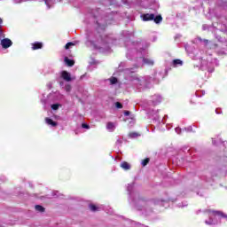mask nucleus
Segmentation results:
<instances>
[{"instance_id":"f257e3e1","label":"nucleus","mask_w":227,"mask_h":227,"mask_svg":"<svg viewBox=\"0 0 227 227\" xmlns=\"http://www.w3.org/2000/svg\"><path fill=\"white\" fill-rule=\"evenodd\" d=\"M109 43H111V37L109 36L102 37V35H98L97 40H95L93 38V34L87 35L86 45H90L91 47H94V49L100 51V52H111V46H109Z\"/></svg>"},{"instance_id":"f03ea898","label":"nucleus","mask_w":227,"mask_h":227,"mask_svg":"<svg viewBox=\"0 0 227 227\" xmlns=\"http://www.w3.org/2000/svg\"><path fill=\"white\" fill-rule=\"evenodd\" d=\"M137 182L135 181L128 184L127 191L129 192V202L134 208L137 210H143V195H141V192H137Z\"/></svg>"},{"instance_id":"7ed1b4c3","label":"nucleus","mask_w":227,"mask_h":227,"mask_svg":"<svg viewBox=\"0 0 227 227\" xmlns=\"http://www.w3.org/2000/svg\"><path fill=\"white\" fill-rule=\"evenodd\" d=\"M164 79V72H159L154 74L153 79L151 76H145L144 77V84H143V89L144 90H150L151 88L153 87V82L155 84H159L160 81Z\"/></svg>"},{"instance_id":"20e7f679","label":"nucleus","mask_w":227,"mask_h":227,"mask_svg":"<svg viewBox=\"0 0 227 227\" xmlns=\"http://www.w3.org/2000/svg\"><path fill=\"white\" fill-rule=\"evenodd\" d=\"M162 102V96L160 94H154L149 98L148 100L144 101V106H159Z\"/></svg>"},{"instance_id":"39448f33","label":"nucleus","mask_w":227,"mask_h":227,"mask_svg":"<svg viewBox=\"0 0 227 227\" xmlns=\"http://www.w3.org/2000/svg\"><path fill=\"white\" fill-rule=\"evenodd\" d=\"M143 20L144 22L153 20L155 24H160V22H162V16L161 15L155 16V14L153 13H145V14H143Z\"/></svg>"},{"instance_id":"423d86ee","label":"nucleus","mask_w":227,"mask_h":227,"mask_svg":"<svg viewBox=\"0 0 227 227\" xmlns=\"http://www.w3.org/2000/svg\"><path fill=\"white\" fill-rule=\"evenodd\" d=\"M0 44L2 49H10L12 45H13V42H12L9 38H4L0 40Z\"/></svg>"},{"instance_id":"0eeeda50","label":"nucleus","mask_w":227,"mask_h":227,"mask_svg":"<svg viewBox=\"0 0 227 227\" xmlns=\"http://www.w3.org/2000/svg\"><path fill=\"white\" fill-rule=\"evenodd\" d=\"M153 65H155V61L148 57H144L143 58V66H146V67H153Z\"/></svg>"},{"instance_id":"6e6552de","label":"nucleus","mask_w":227,"mask_h":227,"mask_svg":"<svg viewBox=\"0 0 227 227\" xmlns=\"http://www.w3.org/2000/svg\"><path fill=\"white\" fill-rule=\"evenodd\" d=\"M133 45L137 52V56H143V44L141 43H134Z\"/></svg>"},{"instance_id":"1a4fd4ad","label":"nucleus","mask_w":227,"mask_h":227,"mask_svg":"<svg viewBox=\"0 0 227 227\" xmlns=\"http://www.w3.org/2000/svg\"><path fill=\"white\" fill-rule=\"evenodd\" d=\"M61 77L64 79V81H67V82H70L72 81V76L70 75V73L67 71H62Z\"/></svg>"},{"instance_id":"9d476101","label":"nucleus","mask_w":227,"mask_h":227,"mask_svg":"<svg viewBox=\"0 0 227 227\" xmlns=\"http://www.w3.org/2000/svg\"><path fill=\"white\" fill-rule=\"evenodd\" d=\"M154 204L160 205V207H165L166 208H167V207H168V200H160V199L155 200Z\"/></svg>"},{"instance_id":"9b49d317","label":"nucleus","mask_w":227,"mask_h":227,"mask_svg":"<svg viewBox=\"0 0 227 227\" xmlns=\"http://www.w3.org/2000/svg\"><path fill=\"white\" fill-rule=\"evenodd\" d=\"M121 169H124V171H129L130 170V168H132V166L130 165V163L127 162V161H122L121 162Z\"/></svg>"},{"instance_id":"f8f14e48","label":"nucleus","mask_w":227,"mask_h":227,"mask_svg":"<svg viewBox=\"0 0 227 227\" xmlns=\"http://www.w3.org/2000/svg\"><path fill=\"white\" fill-rule=\"evenodd\" d=\"M125 121L128 122L129 127H134V125L136 123V119H134V117L132 115H130L129 117H127L125 119Z\"/></svg>"},{"instance_id":"ddd939ff","label":"nucleus","mask_w":227,"mask_h":227,"mask_svg":"<svg viewBox=\"0 0 227 227\" xmlns=\"http://www.w3.org/2000/svg\"><path fill=\"white\" fill-rule=\"evenodd\" d=\"M128 136L130 139H137V137H141V133L133 131L129 133Z\"/></svg>"},{"instance_id":"4468645a","label":"nucleus","mask_w":227,"mask_h":227,"mask_svg":"<svg viewBox=\"0 0 227 227\" xmlns=\"http://www.w3.org/2000/svg\"><path fill=\"white\" fill-rule=\"evenodd\" d=\"M106 129L109 130V132H114V129H116V125L114 122H108L106 124Z\"/></svg>"},{"instance_id":"2eb2a0df","label":"nucleus","mask_w":227,"mask_h":227,"mask_svg":"<svg viewBox=\"0 0 227 227\" xmlns=\"http://www.w3.org/2000/svg\"><path fill=\"white\" fill-rule=\"evenodd\" d=\"M182 65H184V62L180 59H174L172 61V67L175 68H176V67H182Z\"/></svg>"},{"instance_id":"dca6fc26","label":"nucleus","mask_w":227,"mask_h":227,"mask_svg":"<svg viewBox=\"0 0 227 227\" xmlns=\"http://www.w3.org/2000/svg\"><path fill=\"white\" fill-rule=\"evenodd\" d=\"M124 74H126V75H132V74H136V67L125 69Z\"/></svg>"},{"instance_id":"f3484780","label":"nucleus","mask_w":227,"mask_h":227,"mask_svg":"<svg viewBox=\"0 0 227 227\" xmlns=\"http://www.w3.org/2000/svg\"><path fill=\"white\" fill-rule=\"evenodd\" d=\"M47 8H52L53 4H56V0H43Z\"/></svg>"},{"instance_id":"a211bd4d","label":"nucleus","mask_w":227,"mask_h":227,"mask_svg":"<svg viewBox=\"0 0 227 227\" xmlns=\"http://www.w3.org/2000/svg\"><path fill=\"white\" fill-rule=\"evenodd\" d=\"M42 47H43V44H42V43H35L32 44L33 51L42 49Z\"/></svg>"},{"instance_id":"6ab92c4d","label":"nucleus","mask_w":227,"mask_h":227,"mask_svg":"<svg viewBox=\"0 0 227 227\" xmlns=\"http://www.w3.org/2000/svg\"><path fill=\"white\" fill-rule=\"evenodd\" d=\"M45 121L47 123V125H51V127H56V125H58V123L54 121H52V119L51 118H45Z\"/></svg>"},{"instance_id":"aec40b11","label":"nucleus","mask_w":227,"mask_h":227,"mask_svg":"<svg viewBox=\"0 0 227 227\" xmlns=\"http://www.w3.org/2000/svg\"><path fill=\"white\" fill-rule=\"evenodd\" d=\"M64 61L67 65V67H74V60L68 59V57H65Z\"/></svg>"},{"instance_id":"412c9836","label":"nucleus","mask_w":227,"mask_h":227,"mask_svg":"<svg viewBox=\"0 0 227 227\" xmlns=\"http://www.w3.org/2000/svg\"><path fill=\"white\" fill-rule=\"evenodd\" d=\"M202 42H203L204 45H207V47L211 46L212 49H216V47H217V44H211V43L207 39H204Z\"/></svg>"},{"instance_id":"4be33fe9","label":"nucleus","mask_w":227,"mask_h":227,"mask_svg":"<svg viewBox=\"0 0 227 227\" xmlns=\"http://www.w3.org/2000/svg\"><path fill=\"white\" fill-rule=\"evenodd\" d=\"M97 24L99 29H106V27L107 26V23H102L100 20L97 21Z\"/></svg>"},{"instance_id":"5701e85b","label":"nucleus","mask_w":227,"mask_h":227,"mask_svg":"<svg viewBox=\"0 0 227 227\" xmlns=\"http://www.w3.org/2000/svg\"><path fill=\"white\" fill-rule=\"evenodd\" d=\"M134 84H136V88L137 90H138V91H142L143 88L141 87V84H139V82H141L139 80L136 79L134 80Z\"/></svg>"},{"instance_id":"b1692460","label":"nucleus","mask_w":227,"mask_h":227,"mask_svg":"<svg viewBox=\"0 0 227 227\" xmlns=\"http://www.w3.org/2000/svg\"><path fill=\"white\" fill-rule=\"evenodd\" d=\"M150 117L153 118V120H159V115L153 110H152V113L150 114Z\"/></svg>"},{"instance_id":"393cba45","label":"nucleus","mask_w":227,"mask_h":227,"mask_svg":"<svg viewBox=\"0 0 227 227\" xmlns=\"http://www.w3.org/2000/svg\"><path fill=\"white\" fill-rule=\"evenodd\" d=\"M64 90H65V91H67V93H70V91H72V85H70V84H66L64 87Z\"/></svg>"},{"instance_id":"a878e982","label":"nucleus","mask_w":227,"mask_h":227,"mask_svg":"<svg viewBox=\"0 0 227 227\" xmlns=\"http://www.w3.org/2000/svg\"><path fill=\"white\" fill-rule=\"evenodd\" d=\"M35 210L37 212H45V207H42L40 205H35Z\"/></svg>"},{"instance_id":"bb28decb","label":"nucleus","mask_w":227,"mask_h":227,"mask_svg":"<svg viewBox=\"0 0 227 227\" xmlns=\"http://www.w3.org/2000/svg\"><path fill=\"white\" fill-rule=\"evenodd\" d=\"M110 84H116V82H118V78L116 77H112L110 79H108Z\"/></svg>"},{"instance_id":"cd10ccee","label":"nucleus","mask_w":227,"mask_h":227,"mask_svg":"<svg viewBox=\"0 0 227 227\" xmlns=\"http://www.w3.org/2000/svg\"><path fill=\"white\" fill-rule=\"evenodd\" d=\"M59 107H61L60 104H53V105H51V109H53V111H58V109H59Z\"/></svg>"},{"instance_id":"c85d7f7f","label":"nucleus","mask_w":227,"mask_h":227,"mask_svg":"<svg viewBox=\"0 0 227 227\" xmlns=\"http://www.w3.org/2000/svg\"><path fill=\"white\" fill-rule=\"evenodd\" d=\"M89 208L91 210V212H97V210H98V207H97V206L90 204L89 206Z\"/></svg>"},{"instance_id":"c756f323","label":"nucleus","mask_w":227,"mask_h":227,"mask_svg":"<svg viewBox=\"0 0 227 227\" xmlns=\"http://www.w3.org/2000/svg\"><path fill=\"white\" fill-rule=\"evenodd\" d=\"M3 27L0 25V40L2 38H4L6 35H4V32H3Z\"/></svg>"},{"instance_id":"7c9ffc66","label":"nucleus","mask_w":227,"mask_h":227,"mask_svg":"<svg viewBox=\"0 0 227 227\" xmlns=\"http://www.w3.org/2000/svg\"><path fill=\"white\" fill-rule=\"evenodd\" d=\"M74 45H75V43H67L65 46L66 49H70V47H74Z\"/></svg>"},{"instance_id":"2f4dec72","label":"nucleus","mask_w":227,"mask_h":227,"mask_svg":"<svg viewBox=\"0 0 227 227\" xmlns=\"http://www.w3.org/2000/svg\"><path fill=\"white\" fill-rule=\"evenodd\" d=\"M115 107L117 109H122L123 108V105H121V103H120V102H116L115 103Z\"/></svg>"},{"instance_id":"473e14b6","label":"nucleus","mask_w":227,"mask_h":227,"mask_svg":"<svg viewBox=\"0 0 227 227\" xmlns=\"http://www.w3.org/2000/svg\"><path fill=\"white\" fill-rule=\"evenodd\" d=\"M121 143H123L121 139H117V141L115 142V145L116 146H121Z\"/></svg>"},{"instance_id":"72a5a7b5","label":"nucleus","mask_w":227,"mask_h":227,"mask_svg":"<svg viewBox=\"0 0 227 227\" xmlns=\"http://www.w3.org/2000/svg\"><path fill=\"white\" fill-rule=\"evenodd\" d=\"M202 95H205V90L196 92V97H201Z\"/></svg>"},{"instance_id":"f704fd0d","label":"nucleus","mask_w":227,"mask_h":227,"mask_svg":"<svg viewBox=\"0 0 227 227\" xmlns=\"http://www.w3.org/2000/svg\"><path fill=\"white\" fill-rule=\"evenodd\" d=\"M150 162V158H146L145 160H143V166H146Z\"/></svg>"},{"instance_id":"c9c22d12","label":"nucleus","mask_w":227,"mask_h":227,"mask_svg":"<svg viewBox=\"0 0 227 227\" xmlns=\"http://www.w3.org/2000/svg\"><path fill=\"white\" fill-rule=\"evenodd\" d=\"M175 131L176 132V134H182V129L180 128H176Z\"/></svg>"},{"instance_id":"e433bc0d","label":"nucleus","mask_w":227,"mask_h":227,"mask_svg":"<svg viewBox=\"0 0 227 227\" xmlns=\"http://www.w3.org/2000/svg\"><path fill=\"white\" fill-rule=\"evenodd\" d=\"M202 180H205V182H210V180H212V179H210V177H207V176H202Z\"/></svg>"},{"instance_id":"4c0bfd02","label":"nucleus","mask_w":227,"mask_h":227,"mask_svg":"<svg viewBox=\"0 0 227 227\" xmlns=\"http://www.w3.org/2000/svg\"><path fill=\"white\" fill-rule=\"evenodd\" d=\"M184 130H186L187 132H192V127L190 126L188 128H185Z\"/></svg>"},{"instance_id":"58836bf2","label":"nucleus","mask_w":227,"mask_h":227,"mask_svg":"<svg viewBox=\"0 0 227 227\" xmlns=\"http://www.w3.org/2000/svg\"><path fill=\"white\" fill-rule=\"evenodd\" d=\"M82 129H90V125H88L86 123H82Z\"/></svg>"},{"instance_id":"ea45409f","label":"nucleus","mask_w":227,"mask_h":227,"mask_svg":"<svg viewBox=\"0 0 227 227\" xmlns=\"http://www.w3.org/2000/svg\"><path fill=\"white\" fill-rule=\"evenodd\" d=\"M124 116H127V117L130 116V112L129 111H125L124 112Z\"/></svg>"},{"instance_id":"a19ab883","label":"nucleus","mask_w":227,"mask_h":227,"mask_svg":"<svg viewBox=\"0 0 227 227\" xmlns=\"http://www.w3.org/2000/svg\"><path fill=\"white\" fill-rule=\"evenodd\" d=\"M121 67H125V63L124 62H121L120 65H119V70H123L121 69Z\"/></svg>"},{"instance_id":"79ce46f5","label":"nucleus","mask_w":227,"mask_h":227,"mask_svg":"<svg viewBox=\"0 0 227 227\" xmlns=\"http://www.w3.org/2000/svg\"><path fill=\"white\" fill-rule=\"evenodd\" d=\"M179 207H187V202H183L182 205H179Z\"/></svg>"},{"instance_id":"37998d69","label":"nucleus","mask_w":227,"mask_h":227,"mask_svg":"<svg viewBox=\"0 0 227 227\" xmlns=\"http://www.w3.org/2000/svg\"><path fill=\"white\" fill-rule=\"evenodd\" d=\"M61 88H65V82H59Z\"/></svg>"},{"instance_id":"c03bdc74","label":"nucleus","mask_w":227,"mask_h":227,"mask_svg":"<svg viewBox=\"0 0 227 227\" xmlns=\"http://www.w3.org/2000/svg\"><path fill=\"white\" fill-rule=\"evenodd\" d=\"M215 113H216V114H221L223 112L221 110H219V109H216Z\"/></svg>"},{"instance_id":"a18cd8bd","label":"nucleus","mask_w":227,"mask_h":227,"mask_svg":"<svg viewBox=\"0 0 227 227\" xmlns=\"http://www.w3.org/2000/svg\"><path fill=\"white\" fill-rule=\"evenodd\" d=\"M207 25H203V27H202V29L205 31V30H207Z\"/></svg>"},{"instance_id":"49530a36","label":"nucleus","mask_w":227,"mask_h":227,"mask_svg":"<svg viewBox=\"0 0 227 227\" xmlns=\"http://www.w3.org/2000/svg\"><path fill=\"white\" fill-rule=\"evenodd\" d=\"M216 39L218 40V42H223V40H221V36H216Z\"/></svg>"},{"instance_id":"de8ad7c7","label":"nucleus","mask_w":227,"mask_h":227,"mask_svg":"<svg viewBox=\"0 0 227 227\" xmlns=\"http://www.w3.org/2000/svg\"><path fill=\"white\" fill-rule=\"evenodd\" d=\"M48 87H49V88H52V83H49V84H48Z\"/></svg>"},{"instance_id":"09e8293b","label":"nucleus","mask_w":227,"mask_h":227,"mask_svg":"<svg viewBox=\"0 0 227 227\" xmlns=\"http://www.w3.org/2000/svg\"><path fill=\"white\" fill-rule=\"evenodd\" d=\"M3 24V19L0 18V26Z\"/></svg>"},{"instance_id":"8fccbe9b","label":"nucleus","mask_w":227,"mask_h":227,"mask_svg":"<svg viewBox=\"0 0 227 227\" xmlns=\"http://www.w3.org/2000/svg\"><path fill=\"white\" fill-rule=\"evenodd\" d=\"M130 77H132V75L127 76L126 79H130Z\"/></svg>"},{"instance_id":"3c124183","label":"nucleus","mask_w":227,"mask_h":227,"mask_svg":"<svg viewBox=\"0 0 227 227\" xmlns=\"http://www.w3.org/2000/svg\"><path fill=\"white\" fill-rule=\"evenodd\" d=\"M146 47H150V43H147V44H146Z\"/></svg>"},{"instance_id":"603ef678","label":"nucleus","mask_w":227,"mask_h":227,"mask_svg":"<svg viewBox=\"0 0 227 227\" xmlns=\"http://www.w3.org/2000/svg\"><path fill=\"white\" fill-rule=\"evenodd\" d=\"M140 18L143 19V14H140Z\"/></svg>"},{"instance_id":"864d4df0","label":"nucleus","mask_w":227,"mask_h":227,"mask_svg":"<svg viewBox=\"0 0 227 227\" xmlns=\"http://www.w3.org/2000/svg\"><path fill=\"white\" fill-rule=\"evenodd\" d=\"M161 121H162V123H164V118H163V119H161Z\"/></svg>"},{"instance_id":"5fc2aeb1","label":"nucleus","mask_w":227,"mask_h":227,"mask_svg":"<svg viewBox=\"0 0 227 227\" xmlns=\"http://www.w3.org/2000/svg\"><path fill=\"white\" fill-rule=\"evenodd\" d=\"M140 164H143V160L140 161Z\"/></svg>"},{"instance_id":"6e6d98bb","label":"nucleus","mask_w":227,"mask_h":227,"mask_svg":"<svg viewBox=\"0 0 227 227\" xmlns=\"http://www.w3.org/2000/svg\"><path fill=\"white\" fill-rule=\"evenodd\" d=\"M44 109L46 110V109H47V106H44Z\"/></svg>"},{"instance_id":"4d7b16f0","label":"nucleus","mask_w":227,"mask_h":227,"mask_svg":"<svg viewBox=\"0 0 227 227\" xmlns=\"http://www.w3.org/2000/svg\"><path fill=\"white\" fill-rule=\"evenodd\" d=\"M0 227H1V225H0Z\"/></svg>"}]
</instances>
